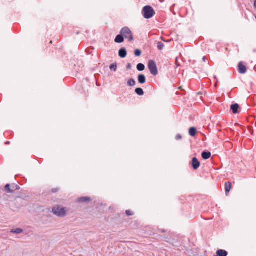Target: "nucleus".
<instances>
[{"label": "nucleus", "instance_id": "obj_10", "mask_svg": "<svg viewBox=\"0 0 256 256\" xmlns=\"http://www.w3.org/2000/svg\"><path fill=\"white\" fill-rule=\"evenodd\" d=\"M211 156V152L208 150H204L202 153V158L204 160L209 159Z\"/></svg>", "mask_w": 256, "mask_h": 256}, {"label": "nucleus", "instance_id": "obj_26", "mask_svg": "<svg viewBox=\"0 0 256 256\" xmlns=\"http://www.w3.org/2000/svg\"><path fill=\"white\" fill-rule=\"evenodd\" d=\"M182 139V136L180 134H178L176 136V140H180Z\"/></svg>", "mask_w": 256, "mask_h": 256}, {"label": "nucleus", "instance_id": "obj_13", "mask_svg": "<svg viewBox=\"0 0 256 256\" xmlns=\"http://www.w3.org/2000/svg\"><path fill=\"white\" fill-rule=\"evenodd\" d=\"M114 42L116 43L120 44L124 42V36L122 34H120L116 36Z\"/></svg>", "mask_w": 256, "mask_h": 256}, {"label": "nucleus", "instance_id": "obj_11", "mask_svg": "<svg viewBox=\"0 0 256 256\" xmlns=\"http://www.w3.org/2000/svg\"><path fill=\"white\" fill-rule=\"evenodd\" d=\"M224 186L226 194V196H228L232 188V184L230 182H226L225 183Z\"/></svg>", "mask_w": 256, "mask_h": 256}, {"label": "nucleus", "instance_id": "obj_3", "mask_svg": "<svg viewBox=\"0 0 256 256\" xmlns=\"http://www.w3.org/2000/svg\"><path fill=\"white\" fill-rule=\"evenodd\" d=\"M20 186L14 184H7L5 185L3 188V191L6 193H14L16 190H20Z\"/></svg>", "mask_w": 256, "mask_h": 256}, {"label": "nucleus", "instance_id": "obj_32", "mask_svg": "<svg viewBox=\"0 0 256 256\" xmlns=\"http://www.w3.org/2000/svg\"><path fill=\"white\" fill-rule=\"evenodd\" d=\"M10 141H6V142H5L4 144L6 145H9L10 144Z\"/></svg>", "mask_w": 256, "mask_h": 256}, {"label": "nucleus", "instance_id": "obj_35", "mask_svg": "<svg viewBox=\"0 0 256 256\" xmlns=\"http://www.w3.org/2000/svg\"><path fill=\"white\" fill-rule=\"evenodd\" d=\"M202 60L204 62H206V56H204L202 58Z\"/></svg>", "mask_w": 256, "mask_h": 256}, {"label": "nucleus", "instance_id": "obj_7", "mask_svg": "<svg viewBox=\"0 0 256 256\" xmlns=\"http://www.w3.org/2000/svg\"><path fill=\"white\" fill-rule=\"evenodd\" d=\"M240 108V105L237 103H232L230 106V110L234 114L240 113L238 110Z\"/></svg>", "mask_w": 256, "mask_h": 256}, {"label": "nucleus", "instance_id": "obj_9", "mask_svg": "<svg viewBox=\"0 0 256 256\" xmlns=\"http://www.w3.org/2000/svg\"><path fill=\"white\" fill-rule=\"evenodd\" d=\"M238 66V71L240 74H244L246 72V67L242 64V62H239Z\"/></svg>", "mask_w": 256, "mask_h": 256}, {"label": "nucleus", "instance_id": "obj_33", "mask_svg": "<svg viewBox=\"0 0 256 256\" xmlns=\"http://www.w3.org/2000/svg\"><path fill=\"white\" fill-rule=\"evenodd\" d=\"M254 6L255 9H256V0L254 1Z\"/></svg>", "mask_w": 256, "mask_h": 256}, {"label": "nucleus", "instance_id": "obj_30", "mask_svg": "<svg viewBox=\"0 0 256 256\" xmlns=\"http://www.w3.org/2000/svg\"><path fill=\"white\" fill-rule=\"evenodd\" d=\"M132 68V64H128L126 66V68L128 70Z\"/></svg>", "mask_w": 256, "mask_h": 256}, {"label": "nucleus", "instance_id": "obj_24", "mask_svg": "<svg viewBox=\"0 0 256 256\" xmlns=\"http://www.w3.org/2000/svg\"><path fill=\"white\" fill-rule=\"evenodd\" d=\"M126 214L128 216H131L134 215V212L130 211V210H126Z\"/></svg>", "mask_w": 256, "mask_h": 256}, {"label": "nucleus", "instance_id": "obj_2", "mask_svg": "<svg viewBox=\"0 0 256 256\" xmlns=\"http://www.w3.org/2000/svg\"><path fill=\"white\" fill-rule=\"evenodd\" d=\"M142 13L146 19L152 18L156 14L154 8L150 6H144L142 10Z\"/></svg>", "mask_w": 256, "mask_h": 256}, {"label": "nucleus", "instance_id": "obj_20", "mask_svg": "<svg viewBox=\"0 0 256 256\" xmlns=\"http://www.w3.org/2000/svg\"><path fill=\"white\" fill-rule=\"evenodd\" d=\"M164 45L162 42H157V48L159 50H162L163 48H164Z\"/></svg>", "mask_w": 256, "mask_h": 256}, {"label": "nucleus", "instance_id": "obj_28", "mask_svg": "<svg viewBox=\"0 0 256 256\" xmlns=\"http://www.w3.org/2000/svg\"><path fill=\"white\" fill-rule=\"evenodd\" d=\"M206 98H208V97H203V96H202V97H200V99L204 102H206Z\"/></svg>", "mask_w": 256, "mask_h": 256}, {"label": "nucleus", "instance_id": "obj_5", "mask_svg": "<svg viewBox=\"0 0 256 256\" xmlns=\"http://www.w3.org/2000/svg\"><path fill=\"white\" fill-rule=\"evenodd\" d=\"M148 68L150 74L153 76H156L158 74V70L156 65L153 60H150L148 64Z\"/></svg>", "mask_w": 256, "mask_h": 256}, {"label": "nucleus", "instance_id": "obj_17", "mask_svg": "<svg viewBox=\"0 0 256 256\" xmlns=\"http://www.w3.org/2000/svg\"><path fill=\"white\" fill-rule=\"evenodd\" d=\"M135 92L138 96H142L144 94L143 90L140 88H136L135 90Z\"/></svg>", "mask_w": 256, "mask_h": 256}, {"label": "nucleus", "instance_id": "obj_21", "mask_svg": "<svg viewBox=\"0 0 256 256\" xmlns=\"http://www.w3.org/2000/svg\"><path fill=\"white\" fill-rule=\"evenodd\" d=\"M136 84V81L133 78L130 79L128 82V85L129 86H134Z\"/></svg>", "mask_w": 256, "mask_h": 256}, {"label": "nucleus", "instance_id": "obj_31", "mask_svg": "<svg viewBox=\"0 0 256 256\" xmlns=\"http://www.w3.org/2000/svg\"><path fill=\"white\" fill-rule=\"evenodd\" d=\"M186 97H183V100H182L184 102H186Z\"/></svg>", "mask_w": 256, "mask_h": 256}, {"label": "nucleus", "instance_id": "obj_22", "mask_svg": "<svg viewBox=\"0 0 256 256\" xmlns=\"http://www.w3.org/2000/svg\"><path fill=\"white\" fill-rule=\"evenodd\" d=\"M110 68L111 70L116 72L117 70V64L116 63L110 64Z\"/></svg>", "mask_w": 256, "mask_h": 256}, {"label": "nucleus", "instance_id": "obj_15", "mask_svg": "<svg viewBox=\"0 0 256 256\" xmlns=\"http://www.w3.org/2000/svg\"><path fill=\"white\" fill-rule=\"evenodd\" d=\"M216 254V256H227L228 254V252L224 250H218Z\"/></svg>", "mask_w": 256, "mask_h": 256}, {"label": "nucleus", "instance_id": "obj_25", "mask_svg": "<svg viewBox=\"0 0 256 256\" xmlns=\"http://www.w3.org/2000/svg\"><path fill=\"white\" fill-rule=\"evenodd\" d=\"M59 190H60V188H54L52 189L51 192L52 193H56V192H58L59 191Z\"/></svg>", "mask_w": 256, "mask_h": 256}, {"label": "nucleus", "instance_id": "obj_16", "mask_svg": "<svg viewBox=\"0 0 256 256\" xmlns=\"http://www.w3.org/2000/svg\"><path fill=\"white\" fill-rule=\"evenodd\" d=\"M138 82L140 84H144L146 82V78L144 75L140 74L138 76Z\"/></svg>", "mask_w": 256, "mask_h": 256}, {"label": "nucleus", "instance_id": "obj_4", "mask_svg": "<svg viewBox=\"0 0 256 256\" xmlns=\"http://www.w3.org/2000/svg\"><path fill=\"white\" fill-rule=\"evenodd\" d=\"M120 34L123 35L124 38L128 39L129 42H132L134 40L133 35L131 30L127 26L122 28L120 31Z\"/></svg>", "mask_w": 256, "mask_h": 256}, {"label": "nucleus", "instance_id": "obj_19", "mask_svg": "<svg viewBox=\"0 0 256 256\" xmlns=\"http://www.w3.org/2000/svg\"><path fill=\"white\" fill-rule=\"evenodd\" d=\"M23 232V230L21 228H17L16 229H12L11 230L10 232L14 234H20Z\"/></svg>", "mask_w": 256, "mask_h": 256}, {"label": "nucleus", "instance_id": "obj_34", "mask_svg": "<svg viewBox=\"0 0 256 256\" xmlns=\"http://www.w3.org/2000/svg\"><path fill=\"white\" fill-rule=\"evenodd\" d=\"M160 230L162 232H163V233H164V232H166V230H164V229H161V230Z\"/></svg>", "mask_w": 256, "mask_h": 256}, {"label": "nucleus", "instance_id": "obj_18", "mask_svg": "<svg viewBox=\"0 0 256 256\" xmlns=\"http://www.w3.org/2000/svg\"><path fill=\"white\" fill-rule=\"evenodd\" d=\"M136 68L138 71L142 72L144 70L145 66L144 64H142V63H140L137 64Z\"/></svg>", "mask_w": 256, "mask_h": 256}, {"label": "nucleus", "instance_id": "obj_23", "mask_svg": "<svg viewBox=\"0 0 256 256\" xmlns=\"http://www.w3.org/2000/svg\"><path fill=\"white\" fill-rule=\"evenodd\" d=\"M134 54L136 56H140L142 54V51L139 49H136L134 50Z\"/></svg>", "mask_w": 256, "mask_h": 256}, {"label": "nucleus", "instance_id": "obj_14", "mask_svg": "<svg viewBox=\"0 0 256 256\" xmlns=\"http://www.w3.org/2000/svg\"><path fill=\"white\" fill-rule=\"evenodd\" d=\"M197 133V130L195 127H190L188 130L189 134L192 137L196 136Z\"/></svg>", "mask_w": 256, "mask_h": 256}, {"label": "nucleus", "instance_id": "obj_29", "mask_svg": "<svg viewBox=\"0 0 256 256\" xmlns=\"http://www.w3.org/2000/svg\"><path fill=\"white\" fill-rule=\"evenodd\" d=\"M176 95H180H180L183 96V95L186 94V92H183V93L180 94V93L179 92L177 91V92H176Z\"/></svg>", "mask_w": 256, "mask_h": 256}, {"label": "nucleus", "instance_id": "obj_6", "mask_svg": "<svg viewBox=\"0 0 256 256\" xmlns=\"http://www.w3.org/2000/svg\"><path fill=\"white\" fill-rule=\"evenodd\" d=\"M190 164L194 170H197L200 168V163L196 157H194L192 158Z\"/></svg>", "mask_w": 256, "mask_h": 256}, {"label": "nucleus", "instance_id": "obj_8", "mask_svg": "<svg viewBox=\"0 0 256 256\" xmlns=\"http://www.w3.org/2000/svg\"><path fill=\"white\" fill-rule=\"evenodd\" d=\"M91 200V198L88 196H82L78 198L76 201L80 203H89Z\"/></svg>", "mask_w": 256, "mask_h": 256}, {"label": "nucleus", "instance_id": "obj_1", "mask_svg": "<svg viewBox=\"0 0 256 256\" xmlns=\"http://www.w3.org/2000/svg\"><path fill=\"white\" fill-rule=\"evenodd\" d=\"M51 212L57 216L62 218L66 214V208H63L60 205H57L52 208Z\"/></svg>", "mask_w": 256, "mask_h": 256}, {"label": "nucleus", "instance_id": "obj_12", "mask_svg": "<svg viewBox=\"0 0 256 256\" xmlns=\"http://www.w3.org/2000/svg\"><path fill=\"white\" fill-rule=\"evenodd\" d=\"M127 54V52L124 48H121L118 51V56L121 58H124Z\"/></svg>", "mask_w": 256, "mask_h": 256}, {"label": "nucleus", "instance_id": "obj_27", "mask_svg": "<svg viewBox=\"0 0 256 256\" xmlns=\"http://www.w3.org/2000/svg\"><path fill=\"white\" fill-rule=\"evenodd\" d=\"M6 194H3V196H2V198H3L4 200H8V198H9Z\"/></svg>", "mask_w": 256, "mask_h": 256}]
</instances>
